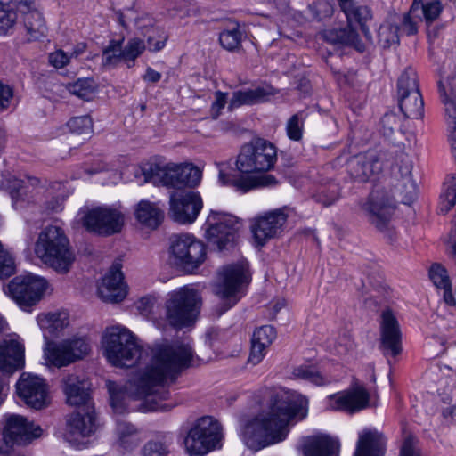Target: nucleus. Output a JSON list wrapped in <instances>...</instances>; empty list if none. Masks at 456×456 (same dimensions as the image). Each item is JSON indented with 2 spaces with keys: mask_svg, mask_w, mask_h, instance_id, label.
<instances>
[{
  "mask_svg": "<svg viewBox=\"0 0 456 456\" xmlns=\"http://www.w3.org/2000/svg\"><path fill=\"white\" fill-rule=\"evenodd\" d=\"M198 360L189 341L176 339L156 344L151 348L150 362L137 370L120 391L109 385L110 404L117 411L125 409L126 399L143 401V411H168L172 405L159 403L169 398L167 385L174 382Z\"/></svg>",
  "mask_w": 456,
  "mask_h": 456,
  "instance_id": "1",
  "label": "nucleus"
},
{
  "mask_svg": "<svg viewBox=\"0 0 456 456\" xmlns=\"http://www.w3.org/2000/svg\"><path fill=\"white\" fill-rule=\"evenodd\" d=\"M412 169L411 158L404 152L398 153L391 167L388 186H375L362 205L369 223L389 240L395 234L393 217L397 201L410 204L417 196Z\"/></svg>",
  "mask_w": 456,
  "mask_h": 456,
  "instance_id": "2",
  "label": "nucleus"
},
{
  "mask_svg": "<svg viewBox=\"0 0 456 456\" xmlns=\"http://www.w3.org/2000/svg\"><path fill=\"white\" fill-rule=\"evenodd\" d=\"M307 400L295 392L270 393L269 411L248 421L241 430V438L255 452L285 439L289 425L305 418Z\"/></svg>",
  "mask_w": 456,
  "mask_h": 456,
  "instance_id": "3",
  "label": "nucleus"
},
{
  "mask_svg": "<svg viewBox=\"0 0 456 456\" xmlns=\"http://www.w3.org/2000/svg\"><path fill=\"white\" fill-rule=\"evenodd\" d=\"M36 256L59 273L69 272L75 254L64 231L56 225H48L38 234L35 243Z\"/></svg>",
  "mask_w": 456,
  "mask_h": 456,
  "instance_id": "4",
  "label": "nucleus"
},
{
  "mask_svg": "<svg viewBox=\"0 0 456 456\" xmlns=\"http://www.w3.org/2000/svg\"><path fill=\"white\" fill-rule=\"evenodd\" d=\"M102 344L104 355L115 367H132L142 355V347L136 337L125 327L108 328L102 336Z\"/></svg>",
  "mask_w": 456,
  "mask_h": 456,
  "instance_id": "5",
  "label": "nucleus"
},
{
  "mask_svg": "<svg viewBox=\"0 0 456 456\" xmlns=\"http://www.w3.org/2000/svg\"><path fill=\"white\" fill-rule=\"evenodd\" d=\"M201 305L199 292L184 286L167 294L165 319L174 328L181 329L194 323Z\"/></svg>",
  "mask_w": 456,
  "mask_h": 456,
  "instance_id": "6",
  "label": "nucleus"
},
{
  "mask_svg": "<svg viewBox=\"0 0 456 456\" xmlns=\"http://www.w3.org/2000/svg\"><path fill=\"white\" fill-rule=\"evenodd\" d=\"M249 282L248 263L240 260L236 264L223 266L218 272V281L216 285V294L221 298L220 316L232 307L240 299L239 293L242 286Z\"/></svg>",
  "mask_w": 456,
  "mask_h": 456,
  "instance_id": "7",
  "label": "nucleus"
},
{
  "mask_svg": "<svg viewBox=\"0 0 456 456\" xmlns=\"http://www.w3.org/2000/svg\"><path fill=\"white\" fill-rule=\"evenodd\" d=\"M343 12L349 25L345 28L327 30L324 32L323 37L327 41L332 44L353 45L357 50L362 51L363 45L361 44L356 30L352 28V23H358L365 37L370 38V35L366 23L372 18L371 10L365 5H358L354 3H346L344 4Z\"/></svg>",
  "mask_w": 456,
  "mask_h": 456,
  "instance_id": "8",
  "label": "nucleus"
},
{
  "mask_svg": "<svg viewBox=\"0 0 456 456\" xmlns=\"http://www.w3.org/2000/svg\"><path fill=\"white\" fill-rule=\"evenodd\" d=\"M276 161V147L263 138H256L241 147L236 167L242 174L267 172Z\"/></svg>",
  "mask_w": 456,
  "mask_h": 456,
  "instance_id": "9",
  "label": "nucleus"
},
{
  "mask_svg": "<svg viewBox=\"0 0 456 456\" xmlns=\"http://www.w3.org/2000/svg\"><path fill=\"white\" fill-rule=\"evenodd\" d=\"M223 438L222 427L213 417L200 418L189 430L184 445L191 455H205L219 446Z\"/></svg>",
  "mask_w": 456,
  "mask_h": 456,
  "instance_id": "10",
  "label": "nucleus"
},
{
  "mask_svg": "<svg viewBox=\"0 0 456 456\" xmlns=\"http://www.w3.org/2000/svg\"><path fill=\"white\" fill-rule=\"evenodd\" d=\"M151 175L144 173L145 181L154 183H160L164 186L175 189L194 187L201 179V171L191 164L169 163L164 167L156 166L154 168H151Z\"/></svg>",
  "mask_w": 456,
  "mask_h": 456,
  "instance_id": "11",
  "label": "nucleus"
},
{
  "mask_svg": "<svg viewBox=\"0 0 456 456\" xmlns=\"http://www.w3.org/2000/svg\"><path fill=\"white\" fill-rule=\"evenodd\" d=\"M47 288V281L43 277L32 273L13 278L4 291L12 297L20 308L26 311L37 304Z\"/></svg>",
  "mask_w": 456,
  "mask_h": 456,
  "instance_id": "12",
  "label": "nucleus"
},
{
  "mask_svg": "<svg viewBox=\"0 0 456 456\" xmlns=\"http://www.w3.org/2000/svg\"><path fill=\"white\" fill-rule=\"evenodd\" d=\"M175 264L188 273L195 271L206 258L205 245L190 234H175L170 238Z\"/></svg>",
  "mask_w": 456,
  "mask_h": 456,
  "instance_id": "13",
  "label": "nucleus"
},
{
  "mask_svg": "<svg viewBox=\"0 0 456 456\" xmlns=\"http://www.w3.org/2000/svg\"><path fill=\"white\" fill-rule=\"evenodd\" d=\"M91 346L85 338L73 337L60 342H48L45 348V359L57 368L68 366L89 354Z\"/></svg>",
  "mask_w": 456,
  "mask_h": 456,
  "instance_id": "14",
  "label": "nucleus"
},
{
  "mask_svg": "<svg viewBox=\"0 0 456 456\" xmlns=\"http://www.w3.org/2000/svg\"><path fill=\"white\" fill-rule=\"evenodd\" d=\"M206 237L219 251L233 247L240 228L239 219L229 214L212 211L207 220Z\"/></svg>",
  "mask_w": 456,
  "mask_h": 456,
  "instance_id": "15",
  "label": "nucleus"
},
{
  "mask_svg": "<svg viewBox=\"0 0 456 456\" xmlns=\"http://www.w3.org/2000/svg\"><path fill=\"white\" fill-rule=\"evenodd\" d=\"M124 224L123 212L115 207L94 208L87 211L82 217V224L87 231L103 236L118 233Z\"/></svg>",
  "mask_w": 456,
  "mask_h": 456,
  "instance_id": "16",
  "label": "nucleus"
},
{
  "mask_svg": "<svg viewBox=\"0 0 456 456\" xmlns=\"http://www.w3.org/2000/svg\"><path fill=\"white\" fill-rule=\"evenodd\" d=\"M94 406L88 410H77L67 419L65 440L73 447L82 449L89 444V437L95 432Z\"/></svg>",
  "mask_w": 456,
  "mask_h": 456,
  "instance_id": "17",
  "label": "nucleus"
},
{
  "mask_svg": "<svg viewBox=\"0 0 456 456\" xmlns=\"http://www.w3.org/2000/svg\"><path fill=\"white\" fill-rule=\"evenodd\" d=\"M42 434L39 426H34L21 415L12 414L6 418L3 431L4 447L0 446V455L6 454L14 444H26Z\"/></svg>",
  "mask_w": 456,
  "mask_h": 456,
  "instance_id": "18",
  "label": "nucleus"
},
{
  "mask_svg": "<svg viewBox=\"0 0 456 456\" xmlns=\"http://www.w3.org/2000/svg\"><path fill=\"white\" fill-rule=\"evenodd\" d=\"M384 158L382 153L368 151L352 156L346 162V170L353 181L367 183L373 181L382 172Z\"/></svg>",
  "mask_w": 456,
  "mask_h": 456,
  "instance_id": "19",
  "label": "nucleus"
},
{
  "mask_svg": "<svg viewBox=\"0 0 456 456\" xmlns=\"http://www.w3.org/2000/svg\"><path fill=\"white\" fill-rule=\"evenodd\" d=\"M202 208L200 196L191 191H174L169 195V216L176 223L192 224Z\"/></svg>",
  "mask_w": 456,
  "mask_h": 456,
  "instance_id": "20",
  "label": "nucleus"
},
{
  "mask_svg": "<svg viewBox=\"0 0 456 456\" xmlns=\"http://www.w3.org/2000/svg\"><path fill=\"white\" fill-rule=\"evenodd\" d=\"M18 396L29 407L40 410L49 404L48 387L38 376L22 373L16 383Z\"/></svg>",
  "mask_w": 456,
  "mask_h": 456,
  "instance_id": "21",
  "label": "nucleus"
},
{
  "mask_svg": "<svg viewBox=\"0 0 456 456\" xmlns=\"http://www.w3.org/2000/svg\"><path fill=\"white\" fill-rule=\"evenodd\" d=\"M289 211V208H277L255 219L251 230L258 245H265L282 232Z\"/></svg>",
  "mask_w": 456,
  "mask_h": 456,
  "instance_id": "22",
  "label": "nucleus"
},
{
  "mask_svg": "<svg viewBox=\"0 0 456 456\" xmlns=\"http://www.w3.org/2000/svg\"><path fill=\"white\" fill-rule=\"evenodd\" d=\"M370 395L366 388L359 384H354L348 390L332 395L329 398V407L334 411H341L347 413L358 412L370 405Z\"/></svg>",
  "mask_w": 456,
  "mask_h": 456,
  "instance_id": "23",
  "label": "nucleus"
},
{
  "mask_svg": "<svg viewBox=\"0 0 456 456\" xmlns=\"http://www.w3.org/2000/svg\"><path fill=\"white\" fill-rule=\"evenodd\" d=\"M62 387L68 404L77 407L78 410H88L89 406H94L87 379L69 374L62 379Z\"/></svg>",
  "mask_w": 456,
  "mask_h": 456,
  "instance_id": "24",
  "label": "nucleus"
},
{
  "mask_svg": "<svg viewBox=\"0 0 456 456\" xmlns=\"http://www.w3.org/2000/svg\"><path fill=\"white\" fill-rule=\"evenodd\" d=\"M98 295L104 302L118 303L126 296L119 265H113L98 284Z\"/></svg>",
  "mask_w": 456,
  "mask_h": 456,
  "instance_id": "25",
  "label": "nucleus"
},
{
  "mask_svg": "<svg viewBox=\"0 0 456 456\" xmlns=\"http://www.w3.org/2000/svg\"><path fill=\"white\" fill-rule=\"evenodd\" d=\"M380 339L382 346L389 350L393 356L402 351V332L397 318L390 309L381 314Z\"/></svg>",
  "mask_w": 456,
  "mask_h": 456,
  "instance_id": "26",
  "label": "nucleus"
},
{
  "mask_svg": "<svg viewBox=\"0 0 456 456\" xmlns=\"http://www.w3.org/2000/svg\"><path fill=\"white\" fill-rule=\"evenodd\" d=\"M19 3L28 40H39L45 37L47 27L35 0H20Z\"/></svg>",
  "mask_w": 456,
  "mask_h": 456,
  "instance_id": "27",
  "label": "nucleus"
},
{
  "mask_svg": "<svg viewBox=\"0 0 456 456\" xmlns=\"http://www.w3.org/2000/svg\"><path fill=\"white\" fill-rule=\"evenodd\" d=\"M24 366V346L15 338L0 342V370L12 374Z\"/></svg>",
  "mask_w": 456,
  "mask_h": 456,
  "instance_id": "28",
  "label": "nucleus"
},
{
  "mask_svg": "<svg viewBox=\"0 0 456 456\" xmlns=\"http://www.w3.org/2000/svg\"><path fill=\"white\" fill-rule=\"evenodd\" d=\"M387 439L376 429L363 430L360 435L354 456H385Z\"/></svg>",
  "mask_w": 456,
  "mask_h": 456,
  "instance_id": "29",
  "label": "nucleus"
},
{
  "mask_svg": "<svg viewBox=\"0 0 456 456\" xmlns=\"http://www.w3.org/2000/svg\"><path fill=\"white\" fill-rule=\"evenodd\" d=\"M339 442L327 435L308 436L303 445L305 456H338Z\"/></svg>",
  "mask_w": 456,
  "mask_h": 456,
  "instance_id": "30",
  "label": "nucleus"
},
{
  "mask_svg": "<svg viewBox=\"0 0 456 456\" xmlns=\"http://www.w3.org/2000/svg\"><path fill=\"white\" fill-rule=\"evenodd\" d=\"M219 181L222 184L234 186L242 192H247L258 186H268L276 183L274 176L271 175H265L256 180L249 176L227 174L224 169L219 171Z\"/></svg>",
  "mask_w": 456,
  "mask_h": 456,
  "instance_id": "31",
  "label": "nucleus"
},
{
  "mask_svg": "<svg viewBox=\"0 0 456 456\" xmlns=\"http://www.w3.org/2000/svg\"><path fill=\"white\" fill-rule=\"evenodd\" d=\"M274 93L272 87L258 86L247 90H237L232 93V98L228 104V110L239 108L242 105H253L263 102L268 99L269 96L273 95Z\"/></svg>",
  "mask_w": 456,
  "mask_h": 456,
  "instance_id": "32",
  "label": "nucleus"
},
{
  "mask_svg": "<svg viewBox=\"0 0 456 456\" xmlns=\"http://www.w3.org/2000/svg\"><path fill=\"white\" fill-rule=\"evenodd\" d=\"M138 28L147 37L149 51L159 52L165 47L168 35L163 28L155 26V20L152 18H141L138 20Z\"/></svg>",
  "mask_w": 456,
  "mask_h": 456,
  "instance_id": "33",
  "label": "nucleus"
},
{
  "mask_svg": "<svg viewBox=\"0 0 456 456\" xmlns=\"http://www.w3.org/2000/svg\"><path fill=\"white\" fill-rule=\"evenodd\" d=\"M438 91L448 117H456V71L438 81Z\"/></svg>",
  "mask_w": 456,
  "mask_h": 456,
  "instance_id": "34",
  "label": "nucleus"
},
{
  "mask_svg": "<svg viewBox=\"0 0 456 456\" xmlns=\"http://www.w3.org/2000/svg\"><path fill=\"white\" fill-rule=\"evenodd\" d=\"M116 432L117 445L123 452L133 451L141 443L139 431L131 423L118 422Z\"/></svg>",
  "mask_w": 456,
  "mask_h": 456,
  "instance_id": "35",
  "label": "nucleus"
},
{
  "mask_svg": "<svg viewBox=\"0 0 456 456\" xmlns=\"http://www.w3.org/2000/svg\"><path fill=\"white\" fill-rule=\"evenodd\" d=\"M399 108L404 118L419 119L424 114V102L421 94H397Z\"/></svg>",
  "mask_w": 456,
  "mask_h": 456,
  "instance_id": "36",
  "label": "nucleus"
},
{
  "mask_svg": "<svg viewBox=\"0 0 456 456\" xmlns=\"http://www.w3.org/2000/svg\"><path fill=\"white\" fill-rule=\"evenodd\" d=\"M135 216L141 224L155 229L161 224L164 213L155 204L142 200L137 206Z\"/></svg>",
  "mask_w": 456,
  "mask_h": 456,
  "instance_id": "37",
  "label": "nucleus"
},
{
  "mask_svg": "<svg viewBox=\"0 0 456 456\" xmlns=\"http://www.w3.org/2000/svg\"><path fill=\"white\" fill-rule=\"evenodd\" d=\"M20 0H10L7 3L0 1V35H6L17 23L18 14L20 13Z\"/></svg>",
  "mask_w": 456,
  "mask_h": 456,
  "instance_id": "38",
  "label": "nucleus"
},
{
  "mask_svg": "<svg viewBox=\"0 0 456 456\" xmlns=\"http://www.w3.org/2000/svg\"><path fill=\"white\" fill-rule=\"evenodd\" d=\"M404 127L401 116L395 112L386 113L380 120V132L383 136L394 142L404 133Z\"/></svg>",
  "mask_w": 456,
  "mask_h": 456,
  "instance_id": "39",
  "label": "nucleus"
},
{
  "mask_svg": "<svg viewBox=\"0 0 456 456\" xmlns=\"http://www.w3.org/2000/svg\"><path fill=\"white\" fill-rule=\"evenodd\" d=\"M456 203V175L446 176L440 194L439 211L443 214L449 212Z\"/></svg>",
  "mask_w": 456,
  "mask_h": 456,
  "instance_id": "40",
  "label": "nucleus"
},
{
  "mask_svg": "<svg viewBox=\"0 0 456 456\" xmlns=\"http://www.w3.org/2000/svg\"><path fill=\"white\" fill-rule=\"evenodd\" d=\"M37 323L42 330L53 334L68 326L69 318L66 313H48L37 316Z\"/></svg>",
  "mask_w": 456,
  "mask_h": 456,
  "instance_id": "41",
  "label": "nucleus"
},
{
  "mask_svg": "<svg viewBox=\"0 0 456 456\" xmlns=\"http://www.w3.org/2000/svg\"><path fill=\"white\" fill-rule=\"evenodd\" d=\"M399 27L390 21H385L378 30V44L383 48H389L399 44Z\"/></svg>",
  "mask_w": 456,
  "mask_h": 456,
  "instance_id": "42",
  "label": "nucleus"
},
{
  "mask_svg": "<svg viewBox=\"0 0 456 456\" xmlns=\"http://www.w3.org/2000/svg\"><path fill=\"white\" fill-rule=\"evenodd\" d=\"M420 94L417 73L411 68H407L402 73L397 82V94Z\"/></svg>",
  "mask_w": 456,
  "mask_h": 456,
  "instance_id": "43",
  "label": "nucleus"
},
{
  "mask_svg": "<svg viewBox=\"0 0 456 456\" xmlns=\"http://www.w3.org/2000/svg\"><path fill=\"white\" fill-rule=\"evenodd\" d=\"M3 187L10 194L14 206H16L20 200H24L28 187L23 180L9 175L4 179Z\"/></svg>",
  "mask_w": 456,
  "mask_h": 456,
  "instance_id": "44",
  "label": "nucleus"
},
{
  "mask_svg": "<svg viewBox=\"0 0 456 456\" xmlns=\"http://www.w3.org/2000/svg\"><path fill=\"white\" fill-rule=\"evenodd\" d=\"M96 88V84L92 78H79L69 85L70 94L86 101H90L94 98Z\"/></svg>",
  "mask_w": 456,
  "mask_h": 456,
  "instance_id": "45",
  "label": "nucleus"
},
{
  "mask_svg": "<svg viewBox=\"0 0 456 456\" xmlns=\"http://www.w3.org/2000/svg\"><path fill=\"white\" fill-rule=\"evenodd\" d=\"M422 21L417 4H411L407 13H404L399 29L403 34L413 36L418 33V23Z\"/></svg>",
  "mask_w": 456,
  "mask_h": 456,
  "instance_id": "46",
  "label": "nucleus"
},
{
  "mask_svg": "<svg viewBox=\"0 0 456 456\" xmlns=\"http://www.w3.org/2000/svg\"><path fill=\"white\" fill-rule=\"evenodd\" d=\"M412 4H417L419 9V16L428 25L435 21L443 11V5L439 0H432L424 3L423 0H413Z\"/></svg>",
  "mask_w": 456,
  "mask_h": 456,
  "instance_id": "47",
  "label": "nucleus"
},
{
  "mask_svg": "<svg viewBox=\"0 0 456 456\" xmlns=\"http://www.w3.org/2000/svg\"><path fill=\"white\" fill-rule=\"evenodd\" d=\"M145 50L144 42L137 37L128 40L126 46L119 51L122 61L127 63L128 68L132 67L134 61L138 58Z\"/></svg>",
  "mask_w": 456,
  "mask_h": 456,
  "instance_id": "48",
  "label": "nucleus"
},
{
  "mask_svg": "<svg viewBox=\"0 0 456 456\" xmlns=\"http://www.w3.org/2000/svg\"><path fill=\"white\" fill-rule=\"evenodd\" d=\"M242 33L240 30L239 24L235 23L232 28L223 30L219 35L221 45L228 51L239 49L241 44Z\"/></svg>",
  "mask_w": 456,
  "mask_h": 456,
  "instance_id": "49",
  "label": "nucleus"
},
{
  "mask_svg": "<svg viewBox=\"0 0 456 456\" xmlns=\"http://www.w3.org/2000/svg\"><path fill=\"white\" fill-rule=\"evenodd\" d=\"M292 374L296 378L309 380L318 386H322L330 382V380L327 378L322 376L317 369L314 366L300 365L294 369Z\"/></svg>",
  "mask_w": 456,
  "mask_h": 456,
  "instance_id": "50",
  "label": "nucleus"
},
{
  "mask_svg": "<svg viewBox=\"0 0 456 456\" xmlns=\"http://www.w3.org/2000/svg\"><path fill=\"white\" fill-rule=\"evenodd\" d=\"M314 199L323 207H330L339 199V187L336 183L322 187L314 195Z\"/></svg>",
  "mask_w": 456,
  "mask_h": 456,
  "instance_id": "51",
  "label": "nucleus"
},
{
  "mask_svg": "<svg viewBox=\"0 0 456 456\" xmlns=\"http://www.w3.org/2000/svg\"><path fill=\"white\" fill-rule=\"evenodd\" d=\"M71 133L88 137L93 133V121L89 116L75 117L68 122Z\"/></svg>",
  "mask_w": 456,
  "mask_h": 456,
  "instance_id": "52",
  "label": "nucleus"
},
{
  "mask_svg": "<svg viewBox=\"0 0 456 456\" xmlns=\"http://www.w3.org/2000/svg\"><path fill=\"white\" fill-rule=\"evenodd\" d=\"M304 119L303 113L299 112L291 116L288 120L286 131L290 140L299 141L302 138Z\"/></svg>",
  "mask_w": 456,
  "mask_h": 456,
  "instance_id": "53",
  "label": "nucleus"
},
{
  "mask_svg": "<svg viewBox=\"0 0 456 456\" xmlns=\"http://www.w3.org/2000/svg\"><path fill=\"white\" fill-rule=\"evenodd\" d=\"M169 444L160 441H148L141 450V456H169Z\"/></svg>",
  "mask_w": 456,
  "mask_h": 456,
  "instance_id": "54",
  "label": "nucleus"
},
{
  "mask_svg": "<svg viewBox=\"0 0 456 456\" xmlns=\"http://www.w3.org/2000/svg\"><path fill=\"white\" fill-rule=\"evenodd\" d=\"M276 338V332L273 326L265 325L256 329L252 337V340L262 346L269 347Z\"/></svg>",
  "mask_w": 456,
  "mask_h": 456,
  "instance_id": "55",
  "label": "nucleus"
},
{
  "mask_svg": "<svg viewBox=\"0 0 456 456\" xmlns=\"http://www.w3.org/2000/svg\"><path fill=\"white\" fill-rule=\"evenodd\" d=\"M429 277L437 288L449 287L451 285L447 271L439 264H434L429 271Z\"/></svg>",
  "mask_w": 456,
  "mask_h": 456,
  "instance_id": "56",
  "label": "nucleus"
},
{
  "mask_svg": "<svg viewBox=\"0 0 456 456\" xmlns=\"http://www.w3.org/2000/svg\"><path fill=\"white\" fill-rule=\"evenodd\" d=\"M120 42L111 41L110 45L103 51L104 65H111L122 60L119 54Z\"/></svg>",
  "mask_w": 456,
  "mask_h": 456,
  "instance_id": "57",
  "label": "nucleus"
},
{
  "mask_svg": "<svg viewBox=\"0 0 456 456\" xmlns=\"http://www.w3.org/2000/svg\"><path fill=\"white\" fill-rule=\"evenodd\" d=\"M226 103L227 94L216 91L215 93V101L212 102L210 109V115L213 119H216L220 116L221 110L224 108Z\"/></svg>",
  "mask_w": 456,
  "mask_h": 456,
  "instance_id": "58",
  "label": "nucleus"
},
{
  "mask_svg": "<svg viewBox=\"0 0 456 456\" xmlns=\"http://www.w3.org/2000/svg\"><path fill=\"white\" fill-rule=\"evenodd\" d=\"M267 347L262 346L251 339V350L248 362L253 365H256L264 359Z\"/></svg>",
  "mask_w": 456,
  "mask_h": 456,
  "instance_id": "59",
  "label": "nucleus"
},
{
  "mask_svg": "<svg viewBox=\"0 0 456 456\" xmlns=\"http://www.w3.org/2000/svg\"><path fill=\"white\" fill-rule=\"evenodd\" d=\"M156 302L152 296L142 297L136 302V308L142 315L148 316L152 313Z\"/></svg>",
  "mask_w": 456,
  "mask_h": 456,
  "instance_id": "60",
  "label": "nucleus"
},
{
  "mask_svg": "<svg viewBox=\"0 0 456 456\" xmlns=\"http://www.w3.org/2000/svg\"><path fill=\"white\" fill-rule=\"evenodd\" d=\"M70 57L62 50H57L49 54L48 61L54 68L61 69L69 62Z\"/></svg>",
  "mask_w": 456,
  "mask_h": 456,
  "instance_id": "61",
  "label": "nucleus"
},
{
  "mask_svg": "<svg viewBox=\"0 0 456 456\" xmlns=\"http://www.w3.org/2000/svg\"><path fill=\"white\" fill-rule=\"evenodd\" d=\"M13 96L12 89L0 82V110H6Z\"/></svg>",
  "mask_w": 456,
  "mask_h": 456,
  "instance_id": "62",
  "label": "nucleus"
},
{
  "mask_svg": "<svg viewBox=\"0 0 456 456\" xmlns=\"http://www.w3.org/2000/svg\"><path fill=\"white\" fill-rule=\"evenodd\" d=\"M400 456H422L420 452L413 445V441L411 437L404 440L401 448Z\"/></svg>",
  "mask_w": 456,
  "mask_h": 456,
  "instance_id": "63",
  "label": "nucleus"
},
{
  "mask_svg": "<svg viewBox=\"0 0 456 456\" xmlns=\"http://www.w3.org/2000/svg\"><path fill=\"white\" fill-rule=\"evenodd\" d=\"M161 77L162 76L159 72L154 70L151 67H148L145 74L143 75V80L148 83L155 84L161 79Z\"/></svg>",
  "mask_w": 456,
  "mask_h": 456,
  "instance_id": "64",
  "label": "nucleus"
}]
</instances>
